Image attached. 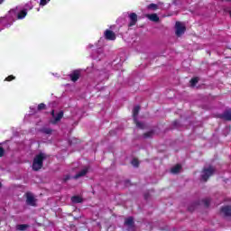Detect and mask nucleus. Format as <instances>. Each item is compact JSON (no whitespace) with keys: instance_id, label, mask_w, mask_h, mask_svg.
<instances>
[{"instance_id":"nucleus-1","label":"nucleus","mask_w":231,"mask_h":231,"mask_svg":"<svg viewBox=\"0 0 231 231\" xmlns=\"http://www.w3.org/2000/svg\"><path fill=\"white\" fill-rule=\"evenodd\" d=\"M44 160H46V154L43 152L37 154L32 161V171L35 172L41 171L44 165Z\"/></svg>"},{"instance_id":"nucleus-2","label":"nucleus","mask_w":231,"mask_h":231,"mask_svg":"<svg viewBox=\"0 0 231 231\" xmlns=\"http://www.w3.org/2000/svg\"><path fill=\"white\" fill-rule=\"evenodd\" d=\"M214 172H216V170L212 166H209L208 168H204L202 170L201 180L203 181H208V178H210V176H213Z\"/></svg>"},{"instance_id":"nucleus-3","label":"nucleus","mask_w":231,"mask_h":231,"mask_svg":"<svg viewBox=\"0 0 231 231\" xmlns=\"http://www.w3.org/2000/svg\"><path fill=\"white\" fill-rule=\"evenodd\" d=\"M175 29H176L175 33H176L177 37H181V35H183V33H185L187 27H185V25L181 24L180 22H176Z\"/></svg>"},{"instance_id":"nucleus-4","label":"nucleus","mask_w":231,"mask_h":231,"mask_svg":"<svg viewBox=\"0 0 231 231\" xmlns=\"http://www.w3.org/2000/svg\"><path fill=\"white\" fill-rule=\"evenodd\" d=\"M125 226H127V231H134L136 227L134 226V218L133 217H129L125 219Z\"/></svg>"},{"instance_id":"nucleus-5","label":"nucleus","mask_w":231,"mask_h":231,"mask_svg":"<svg viewBox=\"0 0 231 231\" xmlns=\"http://www.w3.org/2000/svg\"><path fill=\"white\" fill-rule=\"evenodd\" d=\"M129 18V23H128V27L132 28V26H136V23H138V14H136V13H131L128 15Z\"/></svg>"},{"instance_id":"nucleus-6","label":"nucleus","mask_w":231,"mask_h":231,"mask_svg":"<svg viewBox=\"0 0 231 231\" xmlns=\"http://www.w3.org/2000/svg\"><path fill=\"white\" fill-rule=\"evenodd\" d=\"M104 37L106 41H116V34L109 29L105 31Z\"/></svg>"},{"instance_id":"nucleus-7","label":"nucleus","mask_w":231,"mask_h":231,"mask_svg":"<svg viewBox=\"0 0 231 231\" xmlns=\"http://www.w3.org/2000/svg\"><path fill=\"white\" fill-rule=\"evenodd\" d=\"M81 70L80 69H74L69 75V79L71 82H77L79 79H80Z\"/></svg>"},{"instance_id":"nucleus-8","label":"nucleus","mask_w":231,"mask_h":231,"mask_svg":"<svg viewBox=\"0 0 231 231\" xmlns=\"http://www.w3.org/2000/svg\"><path fill=\"white\" fill-rule=\"evenodd\" d=\"M26 203L30 205V207H37V199L31 193L26 194Z\"/></svg>"},{"instance_id":"nucleus-9","label":"nucleus","mask_w":231,"mask_h":231,"mask_svg":"<svg viewBox=\"0 0 231 231\" xmlns=\"http://www.w3.org/2000/svg\"><path fill=\"white\" fill-rule=\"evenodd\" d=\"M218 118L226 122H231V109L225 110L223 114L218 115Z\"/></svg>"},{"instance_id":"nucleus-10","label":"nucleus","mask_w":231,"mask_h":231,"mask_svg":"<svg viewBox=\"0 0 231 231\" xmlns=\"http://www.w3.org/2000/svg\"><path fill=\"white\" fill-rule=\"evenodd\" d=\"M64 117V112L63 111H60L56 117H54V119L51 120L50 123L52 124V125H56V124L58 122H60V120H62V118Z\"/></svg>"},{"instance_id":"nucleus-11","label":"nucleus","mask_w":231,"mask_h":231,"mask_svg":"<svg viewBox=\"0 0 231 231\" xmlns=\"http://www.w3.org/2000/svg\"><path fill=\"white\" fill-rule=\"evenodd\" d=\"M220 211L226 217H231V206L222 207Z\"/></svg>"},{"instance_id":"nucleus-12","label":"nucleus","mask_w":231,"mask_h":231,"mask_svg":"<svg viewBox=\"0 0 231 231\" xmlns=\"http://www.w3.org/2000/svg\"><path fill=\"white\" fill-rule=\"evenodd\" d=\"M88 171L89 170L88 168H85V169L81 170L79 172H78L74 176V180H79V178H82V176H86V174H88Z\"/></svg>"},{"instance_id":"nucleus-13","label":"nucleus","mask_w":231,"mask_h":231,"mask_svg":"<svg viewBox=\"0 0 231 231\" xmlns=\"http://www.w3.org/2000/svg\"><path fill=\"white\" fill-rule=\"evenodd\" d=\"M146 17L152 23H158V21H160V17L157 14H147Z\"/></svg>"},{"instance_id":"nucleus-14","label":"nucleus","mask_w":231,"mask_h":231,"mask_svg":"<svg viewBox=\"0 0 231 231\" xmlns=\"http://www.w3.org/2000/svg\"><path fill=\"white\" fill-rule=\"evenodd\" d=\"M26 15H28V9H23L18 13L17 19H19V20L24 19V17H26Z\"/></svg>"},{"instance_id":"nucleus-15","label":"nucleus","mask_w":231,"mask_h":231,"mask_svg":"<svg viewBox=\"0 0 231 231\" xmlns=\"http://www.w3.org/2000/svg\"><path fill=\"white\" fill-rule=\"evenodd\" d=\"M181 171V165L177 164L174 167L171 168V174H178Z\"/></svg>"},{"instance_id":"nucleus-16","label":"nucleus","mask_w":231,"mask_h":231,"mask_svg":"<svg viewBox=\"0 0 231 231\" xmlns=\"http://www.w3.org/2000/svg\"><path fill=\"white\" fill-rule=\"evenodd\" d=\"M159 8L160 6L156 4H150L146 6V9L151 10L152 12H156Z\"/></svg>"},{"instance_id":"nucleus-17","label":"nucleus","mask_w":231,"mask_h":231,"mask_svg":"<svg viewBox=\"0 0 231 231\" xmlns=\"http://www.w3.org/2000/svg\"><path fill=\"white\" fill-rule=\"evenodd\" d=\"M72 203H82L84 201V199L80 196H73L71 197Z\"/></svg>"},{"instance_id":"nucleus-18","label":"nucleus","mask_w":231,"mask_h":231,"mask_svg":"<svg viewBox=\"0 0 231 231\" xmlns=\"http://www.w3.org/2000/svg\"><path fill=\"white\" fill-rule=\"evenodd\" d=\"M134 124H135L136 127H138L139 129H145V125L138 121V118L134 119Z\"/></svg>"},{"instance_id":"nucleus-19","label":"nucleus","mask_w":231,"mask_h":231,"mask_svg":"<svg viewBox=\"0 0 231 231\" xmlns=\"http://www.w3.org/2000/svg\"><path fill=\"white\" fill-rule=\"evenodd\" d=\"M27 228H30L28 224H20L16 226V230L24 231L27 230Z\"/></svg>"},{"instance_id":"nucleus-20","label":"nucleus","mask_w":231,"mask_h":231,"mask_svg":"<svg viewBox=\"0 0 231 231\" xmlns=\"http://www.w3.org/2000/svg\"><path fill=\"white\" fill-rule=\"evenodd\" d=\"M139 113H140V106H134V109H133L134 120L135 118H138Z\"/></svg>"},{"instance_id":"nucleus-21","label":"nucleus","mask_w":231,"mask_h":231,"mask_svg":"<svg viewBox=\"0 0 231 231\" xmlns=\"http://www.w3.org/2000/svg\"><path fill=\"white\" fill-rule=\"evenodd\" d=\"M210 201H211L210 198H206L201 200V202L203 203L206 208H208L210 207Z\"/></svg>"},{"instance_id":"nucleus-22","label":"nucleus","mask_w":231,"mask_h":231,"mask_svg":"<svg viewBox=\"0 0 231 231\" xmlns=\"http://www.w3.org/2000/svg\"><path fill=\"white\" fill-rule=\"evenodd\" d=\"M154 135V131H149L146 132L143 134V138H152V136Z\"/></svg>"},{"instance_id":"nucleus-23","label":"nucleus","mask_w":231,"mask_h":231,"mask_svg":"<svg viewBox=\"0 0 231 231\" xmlns=\"http://www.w3.org/2000/svg\"><path fill=\"white\" fill-rule=\"evenodd\" d=\"M198 205H199V202H194L191 206H189L188 208V210L189 212H194V210L196 209V207H198Z\"/></svg>"},{"instance_id":"nucleus-24","label":"nucleus","mask_w":231,"mask_h":231,"mask_svg":"<svg viewBox=\"0 0 231 231\" xmlns=\"http://www.w3.org/2000/svg\"><path fill=\"white\" fill-rule=\"evenodd\" d=\"M190 85L192 88H194V86H196V84H198V82H199V78H193L190 79Z\"/></svg>"},{"instance_id":"nucleus-25","label":"nucleus","mask_w":231,"mask_h":231,"mask_svg":"<svg viewBox=\"0 0 231 231\" xmlns=\"http://www.w3.org/2000/svg\"><path fill=\"white\" fill-rule=\"evenodd\" d=\"M42 132L44 134H51V133H53V130L51 128H43L42 130Z\"/></svg>"},{"instance_id":"nucleus-26","label":"nucleus","mask_w":231,"mask_h":231,"mask_svg":"<svg viewBox=\"0 0 231 231\" xmlns=\"http://www.w3.org/2000/svg\"><path fill=\"white\" fill-rule=\"evenodd\" d=\"M6 82H12V80H15V76L10 75L5 79Z\"/></svg>"},{"instance_id":"nucleus-27","label":"nucleus","mask_w":231,"mask_h":231,"mask_svg":"<svg viewBox=\"0 0 231 231\" xmlns=\"http://www.w3.org/2000/svg\"><path fill=\"white\" fill-rule=\"evenodd\" d=\"M46 109V105L44 103H41L38 105V111H42Z\"/></svg>"},{"instance_id":"nucleus-28","label":"nucleus","mask_w":231,"mask_h":231,"mask_svg":"<svg viewBox=\"0 0 231 231\" xmlns=\"http://www.w3.org/2000/svg\"><path fill=\"white\" fill-rule=\"evenodd\" d=\"M132 165L134 167H138L140 165V162L138 161V159H133Z\"/></svg>"},{"instance_id":"nucleus-29","label":"nucleus","mask_w":231,"mask_h":231,"mask_svg":"<svg viewBox=\"0 0 231 231\" xmlns=\"http://www.w3.org/2000/svg\"><path fill=\"white\" fill-rule=\"evenodd\" d=\"M50 0H41L40 1V5L41 6H46V5H48Z\"/></svg>"},{"instance_id":"nucleus-30","label":"nucleus","mask_w":231,"mask_h":231,"mask_svg":"<svg viewBox=\"0 0 231 231\" xmlns=\"http://www.w3.org/2000/svg\"><path fill=\"white\" fill-rule=\"evenodd\" d=\"M3 156H5V148L0 146V158H3Z\"/></svg>"},{"instance_id":"nucleus-31","label":"nucleus","mask_w":231,"mask_h":231,"mask_svg":"<svg viewBox=\"0 0 231 231\" xmlns=\"http://www.w3.org/2000/svg\"><path fill=\"white\" fill-rule=\"evenodd\" d=\"M71 177L69 175H66L64 178H63V182L66 183V181H68Z\"/></svg>"},{"instance_id":"nucleus-32","label":"nucleus","mask_w":231,"mask_h":231,"mask_svg":"<svg viewBox=\"0 0 231 231\" xmlns=\"http://www.w3.org/2000/svg\"><path fill=\"white\" fill-rule=\"evenodd\" d=\"M51 115L53 118H55V110H51Z\"/></svg>"},{"instance_id":"nucleus-33","label":"nucleus","mask_w":231,"mask_h":231,"mask_svg":"<svg viewBox=\"0 0 231 231\" xmlns=\"http://www.w3.org/2000/svg\"><path fill=\"white\" fill-rule=\"evenodd\" d=\"M149 198V193L144 195V199H147Z\"/></svg>"},{"instance_id":"nucleus-34","label":"nucleus","mask_w":231,"mask_h":231,"mask_svg":"<svg viewBox=\"0 0 231 231\" xmlns=\"http://www.w3.org/2000/svg\"><path fill=\"white\" fill-rule=\"evenodd\" d=\"M5 3V0H0V5H3Z\"/></svg>"},{"instance_id":"nucleus-35","label":"nucleus","mask_w":231,"mask_h":231,"mask_svg":"<svg viewBox=\"0 0 231 231\" xmlns=\"http://www.w3.org/2000/svg\"><path fill=\"white\" fill-rule=\"evenodd\" d=\"M173 124H174V125H177L178 121H174Z\"/></svg>"}]
</instances>
